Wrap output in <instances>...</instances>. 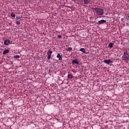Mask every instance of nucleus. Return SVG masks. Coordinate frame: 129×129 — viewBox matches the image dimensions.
Listing matches in <instances>:
<instances>
[{
  "label": "nucleus",
  "mask_w": 129,
  "mask_h": 129,
  "mask_svg": "<svg viewBox=\"0 0 129 129\" xmlns=\"http://www.w3.org/2000/svg\"><path fill=\"white\" fill-rule=\"evenodd\" d=\"M93 10L94 11H96V13L98 16H102L103 15V14H104V10L100 8H93Z\"/></svg>",
  "instance_id": "1"
},
{
  "label": "nucleus",
  "mask_w": 129,
  "mask_h": 129,
  "mask_svg": "<svg viewBox=\"0 0 129 129\" xmlns=\"http://www.w3.org/2000/svg\"><path fill=\"white\" fill-rule=\"evenodd\" d=\"M122 60L126 62H128L129 61V54L126 52V50L124 52V54L122 56Z\"/></svg>",
  "instance_id": "2"
},
{
  "label": "nucleus",
  "mask_w": 129,
  "mask_h": 129,
  "mask_svg": "<svg viewBox=\"0 0 129 129\" xmlns=\"http://www.w3.org/2000/svg\"><path fill=\"white\" fill-rule=\"evenodd\" d=\"M4 44L6 46H9L10 44H13V41H10V39H6L4 40Z\"/></svg>",
  "instance_id": "3"
},
{
  "label": "nucleus",
  "mask_w": 129,
  "mask_h": 129,
  "mask_svg": "<svg viewBox=\"0 0 129 129\" xmlns=\"http://www.w3.org/2000/svg\"><path fill=\"white\" fill-rule=\"evenodd\" d=\"M52 53L53 51H51L50 49L48 50L47 52L48 60H50V59H51V55H52Z\"/></svg>",
  "instance_id": "4"
},
{
  "label": "nucleus",
  "mask_w": 129,
  "mask_h": 129,
  "mask_svg": "<svg viewBox=\"0 0 129 129\" xmlns=\"http://www.w3.org/2000/svg\"><path fill=\"white\" fill-rule=\"evenodd\" d=\"M104 63H105L106 64H107L108 65H110V66H111V63H112V61H111V59H105L103 60Z\"/></svg>",
  "instance_id": "5"
},
{
  "label": "nucleus",
  "mask_w": 129,
  "mask_h": 129,
  "mask_svg": "<svg viewBox=\"0 0 129 129\" xmlns=\"http://www.w3.org/2000/svg\"><path fill=\"white\" fill-rule=\"evenodd\" d=\"M105 23H106V20H101L98 21L97 24L98 25H102L103 24H105Z\"/></svg>",
  "instance_id": "6"
},
{
  "label": "nucleus",
  "mask_w": 129,
  "mask_h": 129,
  "mask_svg": "<svg viewBox=\"0 0 129 129\" xmlns=\"http://www.w3.org/2000/svg\"><path fill=\"white\" fill-rule=\"evenodd\" d=\"M56 57L58 58L59 61H62V55H60V53H57Z\"/></svg>",
  "instance_id": "7"
},
{
  "label": "nucleus",
  "mask_w": 129,
  "mask_h": 129,
  "mask_svg": "<svg viewBox=\"0 0 129 129\" xmlns=\"http://www.w3.org/2000/svg\"><path fill=\"white\" fill-rule=\"evenodd\" d=\"M91 2V0H83V3H84L85 5H88V4H89V3Z\"/></svg>",
  "instance_id": "8"
},
{
  "label": "nucleus",
  "mask_w": 129,
  "mask_h": 129,
  "mask_svg": "<svg viewBox=\"0 0 129 129\" xmlns=\"http://www.w3.org/2000/svg\"><path fill=\"white\" fill-rule=\"evenodd\" d=\"M73 64H79V61L77 60V59H75L72 61Z\"/></svg>",
  "instance_id": "9"
},
{
  "label": "nucleus",
  "mask_w": 129,
  "mask_h": 129,
  "mask_svg": "<svg viewBox=\"0 0 129 129\" xmlns=\"http://www.w3.org/2000/svg\"><path fill=\"white\" fill-rule=\"evenodd\" d=\"M80 51H81V52H82L83 53H84V54H86V52H85V48H81L80 49Z\"/></svg>",
  "instance_id": "10"
},
{
  "label": "nucleus",
  "mask_w": 129,
  "mask_h": 129,
  "mask_svg": "<svg viewBox=\"0 0 129 129\" xmlns=\"http://www.w3.org/2000/svg\"><path fill=\"white\" fill-rule=\"evenodd\" d=\"M8 53H10V50L6 49L3 52L4 55H6V54H8Z\"/></svg>",
  "instance_id": "11"
},
{
  "label": "nucleus",
  "mask_w": 129,
  "mask_h": 129,
  "mask_svg": "<svg viewBox=\"0 0 129 129\" xmlns=\"http://www.w3.org/2000/svg\"><path fill=\"white\" fill-rule=\"evenodd\" d=\"M113 45H114V43L111 42L108 44L109 48H112L113 47Z\"/></svg>",
  "instance_id": "12"
},
{
  "label": "nucleus",
  "mask_w": 129,
  "mask_h": 129,
  "mask_svg": "<svg viewBox=\"0 0 129 129\" xmlns=\"http://www.w3.org/2000/svg\"><path fill=\"white\" fill-rule=\"evenodd\" d=\"M73 49L72 47H69L68 48H66V50L68 51V52H71Z\"/></svg>",
  "instance_id": "13"
},
{
  "label": "nucleus",
  "mask_w": 129,
  "mask_h": 129,
  "mask_svg": "<svg viewBox=\"0 0 129 129\" xmlns=\"http://www.w3.org/2000/svg\"><path fill=\"white\" fill-rule=\"evenodd\" d=\"M68 78H69L70 79H72V78H73V76L72 75L69 74L68 75Z\"/></svg>",
  "instance_id": "14"
},
{
  "label": "nucleus",
  "mask_w": 129,
  "mask_h": 129,
  "mask_svg": "<svg viewBox=\"0 0 129 129\" xmlns=\"http://www.w3.org/2000/svg\"><path fill=\"white\" fill-rule=\"evenodd\" d=\"M15 23L16 25H21V21H16Z\"/></svg>",
  "instance_id": "15"
},
{
  "label": "nucleus",
  "mask_w": 129,
  "mask_h": 129,
  "mask_svg": "<svg viewBox=\"0 0 129 129\" xmlns=\"http://www.w3.org/2000/svg\"><path fill=\"white\" fill-rule=\"evenodd\" d=\"M11 17L12 18H15L16 17V15L15 14V13H13L11 14Z\"/></svg>",
  "instance_id": "16"
},
{
  "label": "nucleus",
  "mask_w": 129,
  "mask_h": 129,
  "mask_svg": "<svg viewBox=\"0 0 129 129\" xmlns=\"http://www.w3.org/2000/svg\"><path fill=\"white\" fill-rule=\"evenodd\" d=\"M14 58H20V55H16L14 56Z\"/></svg>",
  "instance_id": "17"
},
{
  "label": "nucleus",
  "mask_w": 129,
  "mask_h": 129,
  "mask_svg": "<svg viewBox=\"0 0 129 129\" xmlns=\"http://www.w3.org/2000/svg\"><path fill=\"white\" fill-rule=\"evenodd\" d=\"M57 38H58V39H61V38H62V35H57Z\"/></svg>",
  "instance_id": "18"
},
{
  "label": "nucleus",
  "mask_w": 129,
  "mask_h": 129,
  "mask_svg": "<svg viewBox=\"0 0 129 129\" xmlns=\"http://www.w3.org/2000/svg\"><path fill=\"white\" fill-rule=\"evenodd\" d=\"M20 18L21 17H18V16L16 17V20H20Z\"/></svg>",
  "instance_id": "19"
}]
</instances>
